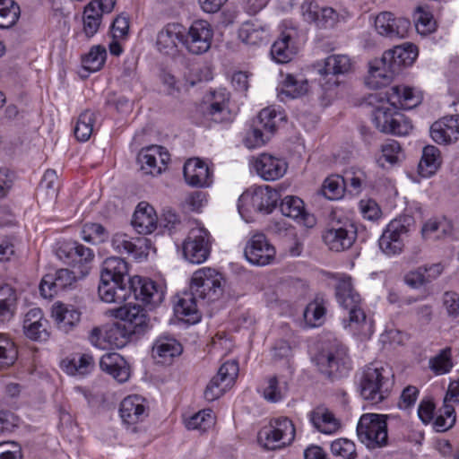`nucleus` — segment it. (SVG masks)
<instances>
[{
  "label": "nucleus",
  "instance_id": "19",
  "mask_svg": "<svg viewBox=\"0 0 459 459\" xmlns=\"http://www.w3.org/2000/svg\"><path fill=\"white\" fill-rule=\"evenodd\" d=\"M134 292L136 299L145 305L155 307L160 305L164 299V287L149 278L134 276L130 281V291Z\"/></svg>",
  "mask_w": 459,
  "mask_h": 459
},
{
  "label": "nucleus",
  "instance_id": "60",
  "mask_svg": "<svg viewBox=\"0 0 459 459\" xmlns=\"http://www.w3.org/2000/svg\"><path fill=\"white\" fill-rule=\"evenodd\" d=\"M214 425V416L212 410H203L191 416L186 421L188 429L205 431Z\"/></svg>",
  "mask_w": 459,
  "mask_h": 459
},
{
  "label": "nucleus",
  "instance_id": "4",
  "mask_svg": "<svg viewBox=\"0 0 459 459\" xmlns=\"http://www.w3.org/2000/svg\"><path fill=\"white\" fill-rule=\"evenodd\" d=\"M278 193L270 186H253L238 198V209L246 221L254 212L270 213L275 208Z\"/></svg>",
  "mask_w": 459,
  "mask_h": 459
},
{
  "label": "nucleus",
  "instance_id": "37",
  "mask_svg": "<svg viewBox=\"0 0 459 459\" xmlns=\"http://www.w3.org/2000/svg\"><path fill=\"white\" fill-rule=\"evenodd\" d=\"M385 59L398 74L403 67L411 65L418 56V48L412 43H403L385 51Z\"/></svg>",
  "mask_w": 459,
  "mask_h": 459
},
{
  "label": "nucleus",
  "instance_id": "24",
  "mask_svg": "<svg viewBox=\"0 0 459 459\" xmlns=\"http://www.w3.org/2000/svg\"><path fill=\"white\" fill-rule=\"evenodd\" d=\"M280 210L283 216L305 228L311 229L316 224V217L306 210L303 200L298 196H285L281 202Z\"/></svg>",
  "mask_w": 459,
  "mask_h": 459
},
{
  "label": "nucleus",
  "instance_id": "34",
  "mask_svg": "<svg viewBox=\"0 0 459 459\" xmlns=\"http://www.w3.org/2000/svg\"><path fill=\"white\" fill-rule=\"evenodd\" d=\"M100 368L119 383H125L130 377L128 363L121 355L116 352L104 354L100 358Z\"/></svg>",
  "mask_w": 459,
  "mask_h": 459
},
{
  "label": "nucleus",
  "instance_id": "64",
  "mask_svg": "<svg viewBox=\"0 0 459 459\" xmlns=\"http://www.w3.org/2000/svg\"><path fill=\"white\" fill-rule=\"evenodd\" d=\"M331 452L333 455L344 459H354L356 457L355 444L347 438H338L332 442Z\"/></svg>",
  "mask_w": 459,
  "mask_h": 459
},
{
  "label": "nucleus",
  "instance_id": "40",
  "mask_svg": "<svg viewBox=\"0 0 459 459\" xmlns=\"http://www.w3.org/2000/svg\"><path fill=\"white\" fill-rule=\"evenodd\" d=\"M100 299L106 303H124L130 296V286L100 278L98 288Z\"/></svg>",
  "mask_w": 459,
  "mask_h": 459
},
{
  "label": "nucleus",
  "instance_id": "27",
  "mask_svg": "<svg viewBox=\"0 0 459 459\" xmlns=\"http://www.w3.org/2000/svg\"><path fill=\"white\" fill-rule=\"evenodd\" d=\"M119 412L124 422L135 424L148 416L149 404L141 395H128L121 402Z\"/></svg>",
  "mask_w": 459,
  "mask_h": 459
},
{
  "label": "nucleus",
  "instance_id": "23",
  "mask_svg": "<svg viewBox=\"0 0 459 459\" xmlns=\"http://www.w3.org/2000/svg\"><path fill=\"white\" fill-rule=\"evenodd\" d=\"M185 28L178 22H169L157 33L156 48L165 55H174L178 52L179 43L183 44Z\"/></svg>",
  "mask_w": 459,
  "mask_h": 459
},
{
  "label": "nucleus",
  "instance_id": "5",
  "mask_svg": "<svg viewBox=\"0 0 459 459\" xmlns=\"http://www.w3.org/2000/svg\"><path fill=\"white\" fill-rule=\"evenodd\" d=\"M387 416L377 413L361 415L357 424L359 440L368 449L381 448L388 444Z\"/></svg>",
  "mask_w": 459,
  "mask_h": 459
},
{
  "label": "nucleus",
  "instance_id": "35",
  "mask_svg": "<svg viewBox=\"0 0 459 459\" xmlns=\"http://www.w3.org/2000/svg\"><path fill=\"white\" fill-rule=\"evenodd\" d=\"M132 225L140 234H151L158 225V217L154 208L141 202L133 215Z\"/></svg>",
  "mask_w": 459,
  "mask_h": 459
},
{
  "label": "nucleus",
  "instance_id": "20",
  "mask_svg": "<svg viewBox=\"0 0 459 459\" xmlns=\"http://www.w3.org/2000/svg\"><path fill=\"white\" fill-rule=\"evenodd\" d=\"M411 22L408 19L395 17L390 12H382L375 18V29L378 34L390 39H403L408 35Z\"/></svg>",
  "mask_w": 459,
  "mask_h": 459
},
{
  "label": "nucleus",
  "instance_id": "57",
  "mask_svg": "<svg viewBox=\"0 0 459 459\" xmlns=\"http://www.w3.org/2000/svg\"><path fill=\"white\" fill-rule=\"evenodd\" d=\"M20 7L13 0H0V28H9L18 20Z\"/></svg>",
  "mask_w": 459,
  "mask_h": 459
},
{
  "label": "nucleus",
  "instance_id": "41",
  "mask_svg": "<svg viewBox=\"0 0 459 459\" xmlns=\"http://www.w3.org/2000/svg\"><path fill=\"white\" fill-rule=\"evenodd\" d=\"M314 428L325 435L335 434L341 428L340 420L326 408L318 407L309 414Z\"/></svg>",
  "mask_w": 459,
  "mask_h": 459
},
{
  "label": "nucleus",
  "instance_id": "48",
  "mask_svg": "<svg viewBox=\"0 0 459 459\" xmlns=\"http://www.w3.org/2000/svg\"><path fill=\"white\" fill-rule=\"evenodd\" d=\"M352 63L347 55H331L325 59L322 74H344L351 70Z\"/></svg>",
  "mask_w": 459,
  "mask_h": 459
},
{
  "label": "nucleus",
  "instance_id": "30",
  "mask_svg": "<svg viewBox=\"0 0 459 459\" xmlns=\"http://www.w3.org/2000/svg\"><path fill=\"white\" fill-rule=\"evenodd\" d=\"M186 182L192 186L206 187L212 182V172L202 160L192 158L186 161L183 169Z\"/></svg>",
  "mask_w": 459,
  "mask_h": 459
},
{
  "label": "nucleus",
  "instance_id": "44",
  "mask_svg": "<svg viewBox=\"0 0 459 459\" xmlns=\"http://www.w3.org/2000/svg\"><path fill=\"white\" fill-rule=\"evenodd\" d=\"M283 79L280 86V95H285L291 99L299 98L308 91V82L300 74H281Z\"/></svg>",
  "mask_w": 459,
  "mask_h": 459
},
{
  "label": "nucleus",
  "instance_id": "13",
  "mask_svg": "<svg viewBox=\"0 0 459 459\" xmlns=\"http://www.w3.org/2000/svg\"><path fill=\"white\" fill-rule=\"evenodd\" d=\"M305 22L318 29L333 28L340 21L339 13L332 7L320 5L316 1H306L300 6Z\"/></svg>",
  "mask_w": 459,
  "mask_h": 459
},
{
  "label": "nucleus",
  "instance_id": "56",
  "mask_svg": "<svg viewBox=\"0 0 459 459\" xmlns=\"http://www.w3.org/2000/svg\"><path fill=\"white\" fill-rule=\"evenodd\" d=\"M106 57V48L100 45L94 46L82 58L83 67L89 72H97L103 66Z\"/></svg>",
  "mask_w": 459,
  "mask_h": 459
},
{
  "label": "nucleus",
  "instance_id": "21",
  "mask_svg": "<svg viewBox=\"0 0 459 459\" xmlns=\"http://www.w3.org/2000/svg\"><path fill=\"white\" fill-rule=\"evenodd\" d=\"M78 277L68 269H59L55 273L46 274L39 284V292L45 299H51L59 291L74 286Z\"/></svg>",
  "mask_w": 459,
  "mask_h": 459
},
{
  "label": "nucleus",
  "instance_id": "6",
  "mask_svg": "<svg viewBox=\"0 0 459 459\" xmlns=\"http://www.w3.org/2000/svg\"><path fill=\"white\" fill-rule=\"evenodd\" d=\"M189 289L204 305L209 304L222 294V276L212 268L203 267L193 273Z\"/></svg>",
  "mask_w": 459,
  "mask_h": 459
},
{
  "label": "nucleus",
  "instance_id": "62",
  "mask_svg": "<svg viewBox=\"0 0 459 459\" xmlns=\"http://www.w3.org/2000/svg\"><path fill=\"white\" fill-rule=\"evenodd\" d=\"M58 177L55 170L48 169L42 178L39 185V194H45L46 197L53 200L56 197L59 185Z\"/></svg>",
  "mask_w": 459,
  "mask_h": 459
},
{
  "label": "nucleus",
  "instance_id": "52",
  "mask_svg": "<svg viewBox=\"0 0 459 459\" xmlns=\"http://www.w3.org/2000/svg\"><path fill=\"white\" fill-rule=\"evenodd\" d=\"M429 366L436 375H444L450 372L454 367L451 348L446 347L441 350L436 356L430 358Z\"/></svg>",
  "mask_w": 459,
  "mask_h": 459
},
{
  "label": "nucleus",
  "instance_id": "28",
  "mask_svg": "<svg viewBox=\"0 0 459 459\" xmlns=\"http://www.w3.org/2000/svg\"><path fill=\"white\" fill-rule=\"evenodd\" d=\"M111 246L119 254L132 255L135 259L146 257L147 239L145 238H132L125 233H116L111 239Z\"/></svg>",
  "mask_w": 459,
  "mask_h": 459
},
{
  "label": "nucleus",
  "instance_id": "18",
  "mask_svg": "<svg viewBox=\"0 0 459 459\" xmlns=\"http://www.w3.org/2000/svg\"><path fill=\"white\" fill-rule=\"evenodd\" d=\"M357 238V229L351 222L332 226L325 230L323 240L332 251L342 252L352 247Z\"/></svg>",
  "mask_w": 459,
  "mask_h": 459
},
{
  "label": "nucleus",
  "instance_id": "49",
  "mask_svg": "<svg viewBox=\"0 0 459 459\" xmlns=\"http://www.w3.org/2000/svg\"><path fill=\"white\" fill-rule=\"evenodd\" d=\"M96 115L91 110H85L78 117L74 126V135L78 141L86 142L94 131Z\"/></svg>",
  "mask_w": 459,
  "mask_h": 459
},
{
  "label": "nucleus",
  "instance_id": "32",
  "mask_svg": "<svg viewBox=\"0 0 459 459\" xmlns=\"http://www.w3.org/2000/svg\"><path fill=\"white\" fill-rule=\"evenodd\" d=\"M177 300L174 304V312L176 316L186 322L195 324L199 321L200 315L198 312V304H203L189 289V291H185L177 296Z\"/></svg>",
  "mask_w": 459,
  "mask_h": 459
},
{
  "label": "nucleus",
  "instance_id": "7",
  "mask_svg": "<svg viewBox=\"0 0 459 459\" xmlns=\"http://www.w3.org/2000/svg\"><path fill=\"white\" fill-rule=\"evenodd\" d=\"M360 300L359 293L347 299L340 293V299H337L340 306L349 313L348 320H343L344 328L354 335L368 338L374 332V325L373 321L368 318L360 308Z\"/></svg>",
  "mask_w": 459,
  "mask_h": 459
},
{
  "label": "nucleus",
  "instance_id": "10",
  "mask_svg": "<svg viewBox=\"0 0 459 459\" xmlns=\"http://www.w3.org/2000/svg\"><path fill=\"white\" fill-rule=\"evenodd\" d=\"M57 258L74 267H78L81 276L83 278L90 273L89 264L94 259L93 251L76 241L58 242L56 248Z\"/></svg>",
  "mask_w": 459,
  "mask_h": 459
},
{
  "label": "nucleus",
  "instance_id": "17",
  "mask_svg": "<svg viewBox=\"0 0 459 459\" xmlns=\"http://www.w3.org/2000/svg\"><path fill=\"white\" fill-rule=\"evenodd\" d=\"M170 160L168 151L160 145L143 148L137 156L141 170L147 175H160Z\"/></svg>",
  "mask_w": 459,
  "mask_h": 459
},
{
  "label": "nucleus",
  "instance_id": "61",
  "mask_svg": "<svg viewBox=\"0 0 459 459\" xmlns=\"http://www.w3.org/2000/svg\"><path fill=\"white\" fill-rule=\"evenodd\" d=\"M271 135L255 124L246 133L243 142L248 149H255L264 146L270 140Z\"/></svg>",
  "mask_w": 459,
  "mask_h": 459
},
{
  "label": "nucleus",
  "instance_id": "58",
  "mask_svg": "<svg viewBox=\"0 0 459 459\" xmlns=\"http://www.w3.org/2000/svg\"><path fill=\"white\" fill-rule=\"evenodd\" d=\"M451 233V226L447 221L429 220L422 227L421 234L426 239H438Z\"/></svg>",
  "mask_w": 459,
  "mask_h": 459
},
{
  "label": "nucleus",
  "instance_id": "14",
  "mask_svg": "<svg viewBox=\"0 0 459 459\" xmlns=\"http://www.w3.org/2000/svg\"><path fill=\"white\" fill-rule=\"evenodd\" d=\"M238 374V365L235 360L227 361L219 368L204 390V398L212 402L221 397L234 383Z\"/></svg>",
  "mask_w": 459,
  "mask_h": 459
},
{
  "label": "nucleus",
  "instance_id": "50",
  "mask_svg": "<svg viewBox=\"0 0 459 459\" xmlns=\"http://www.w3.org/2000/svg\"><path fill=\"white\" fill-rule=\"evenodd\" d=\"M381 154L377 162L384 167L385 163L394 165L403 159V151L400 143L394 140H389L381 145Z\"/></svg>",
  "mask_w": 459,
  "mask_h": 459
},
{
  "label": "nucleus",
  "instance_id": "3",
  "mask_svg": "<svg viewBox=\"0 0 459 459\" xmlns=\"http://www.w3.org/2000/svg\"><path fill=\"white\" fill-rule=\"evenodd\" d=\"M392 385L388 369L369 365L363 370L359 379L360 395L369 403L377 404L388 396Z\"/></svg>",
  "mask_w": 459,
  "mask_h": 459
},
{
  "label": "nucleus",
  "instance_id": "59",
  "mask_svg": "<svg viewBox=\"0 0 459 459\" xmlns=\"http://www.w3.org/2000/svg\"><path fill=\"white\" fill-rule=\"evenodd\" d=\"M81 237L86 242L100 244L108 238V233L101 224L89 222L82 226Z\"/></svg>",
  "mask_w": 459,
  "mask_h": 459
},
{
  "label": "nucleus",
  "instance_id": "25",
  "mask_svg": "<svg viewBox=\"0 0 459 459\" xmlns=\"http://www.w3.org/2000/svg\"><path fill=\"white\" fill-rule=\"evenodd\" d=\"M392 64L385 59V54L369 63L368 74L365 82L371 89H377L388 85L396 74Z\"/></svg>",
  "mask_w": 459,
  "mask_h": 459
},
{
  "label": "nucleus",
  "instance_id": "26",
  "mask_svg": "<svg viewBox=\"0 0 459 459\" xmlns=\"http://www.w3.org/2000/svg\"><path fill=\"white\" fill-rule=\"evenodd\" d=\"M317 366L322 373L328 376L344 374L349 369V358L343 347H338L317 357Z\"/></svg>",
  "mask_w": 459,
  "mask_h": 459
},
{
  "label": "nucleus",
  "instance_id": "16",
  "mask_svg": "<svg viewBox=\"0 0 459 459\" xmlns=\"http://www.w3.org/2000/svg\"><path fill=\"white\" fill-rule=\"evenodd\" d=\"M251 164L256 174L265 181L282 178L288 169V163L284 159L268 152L253 157Z\"/></svg>",
  "mask_w": 459,
  "mask_h": 459
},
{
  "label": "nucleus",
  "instance_id": "29",
  "mask_svg": "<svg viewBox=\"0 0 459 459\" xmlns=\"http://www.w3.org/2000/svg\"><path fill=\"white\" fill-rule=\"evenodd\" d=\"M23 331L30 340L45 342L49 337L48 321L39 307L30 309L24 317Z\"/></svg>",
  "mask_w": 459,
  "mask_h": 459
},
{
  "label": "nucleus",
  "instance_id": "53",
  "mask_svg": "<svg viewBox=\"0 0 459 459\" xmlns=\"http://www.w3.org/2000/svg\"><path fill=\"white\" fill-rule=\"evenodd\" d=\"M16 295L9 285L0 287V321L9 320L14 309Z\"/></svg>",
  "mask_w": 459,
  "mask_h": 459
},
{
  "label": "nucleus",
  "instance_id": "33",
  "mask_svg": "<svg viewBox=\"0 0 459 459\" xmlns=\"http://www.w3.org/2000/svg\"><path fill=\"white\" fill-rule=\"evenodd\" d=\"M181 343L173 336L162 334L159 336L152 345V356L159 363H170L171 360L182 353Z\"/></svg>",
  "mask_w": 459,
  "mask_h": 459
},
{
  "label": "nucleus",
  "instance_id": "22",
  "mask_svg": "<svg viewBox=\"0 0 459 459\" xmlns=\"http://www.w3.org/2000/svg\"><path fill=\"white\" fill-rule=\"evenodd\" d=\"M431 139L440 145H450L459 140V115L443 117L429 129Z\"/></svg>",
  "mask_w": 459,
  "mask_h": 459
},
{
  "label": "nucleus",
  "instance_id": "11",
  "mask_svg": "<svg viewBox=\"0 0 459 459\" xmlns=\"http://www.w3.org/2000/svg\"><path fill=\"white\" fill-rule=\"evenodd\" d=\"M212 39V25L207 21L196 20L185 30L183 46L193 55H202L211 48Z\"/></svg>",
  "mask_w": 459,
  "mask_h": 459
},
{
  "label": "nucleus",
  "instance_id": "42",
  "mask_svg": "<svg viewBox=\"0 0 459 459\" xmlns=\"http://www.w3.org/2000/svg\"><path fill=\"white\" fill-rule=\"evenodd\" d=\"M396 106L411 109L419 105L422 100V95L420 91L409 86H394L385 95Z\"/></svg>",
  "mask_w": 459,
  "mask_h": 459
},
{
  "label": "nucleus",
  "instance_id": "9",
  "mask_svg": "<svg viewBox=\"0 0 459 459\" xmlns=\"http://www.w3.org/2000/svg\"><path fill=\"white\" fill-rule=\"evenodd\" d=\"M212 238L203 225L196 223L183 242L184 257L191 264H202L210 255Z\"/></svg>",
  "mask_w": 459,
  "mask_h": 459
},
{
  "label": "nucleus",
  "instance_id": "63",
  "mask_svg": "<svg viewBox=\"0 0 459 459\" xmlns=\"http://www.w3.org/2000/svg\"><path fill=\"white\" fill-rule=\"evenodd\" d=\"M345 180V187H349L353 194H359L367 185V175L361 169H352L347 171L342 177Z\"/></svg>",
  "mask_w": 459,
  "mask_h": 459
},
{
  "label": "nucleus",
  "instance_id": "54",
  "mask_svg": "<svg viewBox=\"0 0 459 459\" xmlns=\"http://www.w3.org/2000/svg\"><path fill=\"white\" fill-rule=\"evenodd\" d=\"M413 18L419 33L425 35L435 30L436 22L427 7L418 6L414 12Z\"/></svg>",
  "mask_w": 459,
  "mask_h": 459
},
{
  "label": "nucleus",
  "instance_id": "31",
  "mask_svg": "<svg viewBox=\"0 0 459 459\" xmlns=\"http://www.w3.org/2000/svg\"><path fill=\"white\" fill-rule=\"evenodd\" d=\"M51 316L58 330L67 333L80 322L81 313L73 305L57 301L52 306Z\"/></svg>",
  "mask_w": 459,
  "mask_h": 459
},
{
  "label": "nucleus",
  "instance_id": "39",
  "mask_svg": "<svg viewBox=\"0 0 459 459\" xmlns=\"http://www.w3.org/2000/svg\"><path fill=\"white\" fill-rule=\"evenodd\" d=\"M60 368L73 377H84L94 368L93 357L88 353H76L63 359Z\"/></svg>",
  "mask_w": 459,
  "mask_h": 459
},
{
  "label": "nucleus",
  "instance_id": "47",
  "mask_svg": "<svg viewBox=\"0 0 459 459\" xmlns=\"http://www.w3.org/2000/svg\"><path fill=\"white\" fill-rule=\"evenodd\" d=\"M103 13L97 1H91L84 7L82 22L83 32L87 38H91L98 32Z\"/></svg>",
  "mask_w": 459,
  "mask_h": 459
},
{
  "label": "nucleus",
  "instance_id": "15",
  "mask_svg": "<svg viewBox=\"0 0 459 459\" xmlns=\"http://www.w3.org/2000/svg\"><path fill=\"white\" fill-rule=\"evenodd\" d=\"M407 232L408 228L402 220L391 221L378 239L379 248L388 256L401 254Z\"/></svg>",
  "mask_w": 459,
  "mask_h": 459
},
{
  "label": "nucleus",
  "instance_id": "55",
  "mask_svg": "<svg viewBox=\"0 0 459 459\" xmlns=\"http://www.w3.org/2000/svg\"><path fill=\"white\" fill-rule=\"evenodd\" d=\"M345 180L338 175L330 176L325 179L322 194L329 200L340 199L344 192Z\"/></svg>",
  "mask_w": 459,
  "mask_h": 459
},
{
  "label": "nucleus",
  "instance_id": "51",
  "mask_svg": "<svg viewBox=\"0 0 459 459\" xmlns=\"http://www.w3.org/2000/svg\"><path fill=\"white\" fill-rule=\"evenodd\" d=\"M18 357L14 342L4 333H0V369H5L13 365Z\"/></svg>",
  "mask_w": 459,
  "mask_h": 459
},
{
  "label": "nucleus",
  "instance_id": "12",
  "mask_svg": "<svg viewBox=\"0 0 459 459\" xmlns=\"http://www.w3.org/2000/svg\"><path fill=\"white\" fill-rule=\"evenodd\" d=\"M244 255L250 264L264 266L273 262L276 256V249L265 235L256 233L247 240Z\"/></svg>",
  "mask_w": 459,
  "mask_h": 459
},
{
  "label": "nucleus",
  "instance_id": "36",
  "mask_svg": "<svg viewBox=\"0 0 459 459\" xmlns=\"http://www.w3.org/2000/svg\"><path fill=\"white\" fill-rule=\"evenodd\" d=\"M100 278L128 286H130V281L132 279L128 274L127 263L123 258L117 256L108 257L104 260Z\"/></svg>",
  "mask_w": 459,
  "mask_h": 459
},
{
  "label": "nucleus",
  "instance_id": "2",
  "mask_svg": "<svg viewBox=\"0 0 459 459\" xmlns=\"http://www.w3.org/2000/svg\"><path fill=\"white\" fill-rule=\"evenodd\" d=\"M117 316L123 322L115 324L108 330V338L115 337L113 344L123 347L132 334L144 333L150 327V318L140 306H126L119 307Z\"/></svg>",
  "mask_w": 459,
  "mask_h": 459
},
{
  "label": "nucleus",
  "instance_id": "8",
  "mask_svg": "<svg viewBox=\"0 0 459 459\" xmlns=\"http://www.w3.org/2000/svg\"><path fill=\"white\" fill-rule=\"evenodd\" d=\"M295 437V427L287 417H279L270 421L258 433V442L266 449H278L291 444Z\"/></svg>",
  "mask_w": 459,
  "mask_h": 459
},
{
  "label": "nucleus",
  "instance_id": "38",
  "mask_svg": "<svg viewBox=\"0 0 459 459\" xmlns=\"http://www.w3.org/2000/svg\"><path fill=\"white\" fill-rule=\"evenodd\" d=\"M294 29L283 31L281 37L273 44L271 48V55L277 63H287L298 52V48L294 41Z\"/></svg>",
  "mask_w": 459,
  "mask_h": 459
},
{
  "label": "nucleus",
  "instance_id": "1",
  "mask_svg": "<svg viewBox=\"0 0 459 459\" xmlns=\"http://www.w3.org/2000/svg\"><path fill=\"white\" fill-rule=\"evenodd\" d=\"M371 98V102H376L372 112V122L379 132L405 136L412 131L413 126L411 119L402 113L387 96L375 94Z\"/></svg>",
  "mask_w": 459,
  "mask_h": 459
},
{
  "label": "nucleus",
  "instance_id": "45",
  "mask_svg": "<svg viewBox=\"0 0 459 459\" xmlns=\"http://www.w3.org/2000/svg\"><path fill=\"white\" fill-rule=\"evenodd\" d=\"M230 95L225 89H220L212 94V99L207 114L216 122H221L230 118L229 108Z\"/></svg>",
  "mask_w": 459,
  "mask_h": 459
},
{
  "label": "nucleus",
  "instance_id": "46",
  "mask_svg": "<svg viewBox=\"0 0 459 459\" xmlns=\"http://www.w3.org/2000/svg\"><path fill=\"white\" fill-rule=\"evenodd\" d=\"M442 164L441 152L434 145H427L422 150V156L419 163V173L424 178L434 175Z\"/></svg>",
  "mask_w": 459,
  "mask_h": 459
},
{
  "label": "nucleus",
  "instance_id": "43",
  "mask_svg": "<svg viewBox=\"0 0 459 459\" xmlns=\"http://www.w3.org/2000/svg\"><path fill=\"white\" fill-rule=\"evenodd\" d=\"M238 38L247 45H260L268 40L269 30L258 21H248L239 28Z\"/></svg>",
  "mask_w": 459,
  "mask_h": 459
}]
</instances>
